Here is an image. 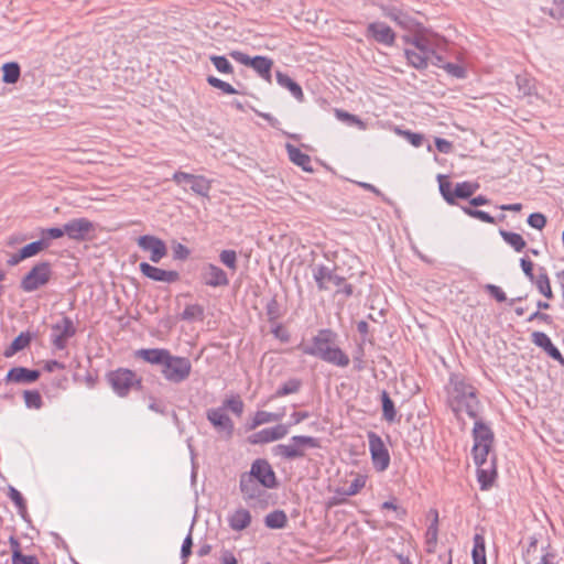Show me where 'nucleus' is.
<instances>
[{"label": "nucleus", "instance_id": "nucleus-1", "mask_svg": "<svg viewBox=\"0 0 564 564\" xmlns=\"http://www.w3.org/2000/svg\"><path fill=\"white\" fill-rule=\"evenodd\" d=\"M447 403L457 417L462 412L471 419L479 417L481 403L478 390L469 379L460 373H452L449 377Z\"/></svg>", "mask_w": 564, "mask_h": 564}, {"label": "nucleus", "instance_id": "nucleus-2", "mask_svg": "<svg viewBox=\"0 0 564 564\" xmlns=\"http://www.w3.org/2000/svg\"><path fill=\"white\" fill-rule=\"evenodd\" d=\"M337 334L330 328H322L312 338L310 345H300L299 349L307 356L319 358L321 360L345 368L349 365L348 355L336 345Z\"/></svg>", "mask_w": 564, "mask_h": 564}, {"label": "nucleus", "instance_id": "nucleus-3", "mask_svg": "<svg viewBox=\"0 0 564 564\" xmlns=\"http://www.w3.org/2000/svg\"><path fill=\"white\" fill-rule=\"evenodd\" d=\"M475 424L473 429L474 445L471 455L475 465H486L489 453L492 449L495 435L491 427L481 420L474 419Z\"/></svg>", "mask_w": 564, "mask_h": 564}, {"label": "nucleus", "instance_id": "nucleus-4", "mask_svg": "<svg viewBox=\"0 0 564 564\" xmlns=\"http://www.w3.org/2000/svg\"><path fill=\"white\" fill-rule=\"evenodd\" d=\"M321 441L317 437L308 435H294L289 444H278L272 448L274 456L285 460H294L305 456L306 448H319Z\"/></svg>", "mask_w": 564, "mask_h": 564}, {"label": "nucleus", "instance_id": "nucleus-5", "mask_svg": "<svg viewBox=\"0 0 564 564\" xmlns=\"http://www.w3.org/2000/svg\"><path fill=\"white\" fill-rule=\"evenodd\" d=\"M107 382L119 398H126L132 389H141L142 380L128 368H118L106 375Z\"/></svg>", "mask_w": 564, "mask_h": 564}, {"label": "nucleus", "instance_id": "nucleus-6", "mask_svg": "<svg viewBox=\"0 0 564 564\" xmlns=\"http://www.w3.org/2000/svg\"><path fill=\"white\" fill-rule=\"evenodd\" d=\"M229 56L234 61L245 66L251 67L257 73V75L267 83L272 82V58L262 55H256L251 57L241 51H230Z\"/></svg>", "mask_w": 564, "mask_h": 564}, {"label": "nucleus", "instance_id": "nucleus-7", "mask_svg": "<svg viewBox=\"0 0 564 564\" xmlns=\"http://www.w3.org/2000/svg\"><path fill=\"white\" fill-rule=\"evenodd\" d=\"M52 264L48 261L37 262L33 268L21 279L20 288L26 293H32L40 288L46 285L52 278Z\"/></svg>", "mask_w": 564, "mask_h": 564}, {"label": "nucleus", "instance_id": "nucleus-8", "mask_svg": "<svg viewBox=\"0 0 564 564\" xmlns=\"http://www.w3.org/2000/svg\"><path fill=\"white\" fill-rule=\"evenodd\" d=\"M192 371V362L186 357L169 355L162 366V376L172 383H181L185 381Z\"/></svg>", "mask_w": 564, "mask_h": 564}, {"label": "nucleus", "instance_id": "nucleus-9", "mask_svg": "<svg viewBox=\"0 0 564 564\" xmlns=\"http://www.w3.org/2000/svg\"><path fill=\"white\" fill-rule=\"evenodd\" d=\"M367 438L373 468L379 473L386 471L391 462L389 449L376 432L369 431Z\"/></svg>", "mask_w": 564, "mask_h": 564}, {"label": "nucleus", "instance_id": "nucleus-10", "mask_svg": "<svg viewBox=\"0 0 564 564\" xmlns=\"http://www.w3.org/2000/svg\"><path fill=\"white\" fill-rule=\"evenodd\" d=\"M76 326L70 317L63 316L58 322L51 326V344L56 350H64L68 340L76 335Z\"/></svg>", "mask_w": 564, "mask_h": 564}, {"label": "nucleus", "instance_id": "nucleus-11", "mask_svg": "<svg viewBox=\"0 0 564 564\" xmlns=\"http://www.w3.org/2000/svg\"><path fill=\"white\" fill-rule=\"evenodd\" d=\"M365 37L373 43L391 47L395 44L397 33L383 21L369 22L365 29Z\"/></svg>", "mask_w": 564, "mask_h": 564}, {"label": "nucleus", "instance_id": "nucleus-12", "mask_svg": "<svg viewBox=\"0 0 564 564\" xmlns=\"http://www.w3.org/2000/svg\"><path fill=\"white\" fill-rule=\"evenodd\" d=\"M97 225L88 218H73L64 224L65 235L70 239L83 242L93 238Z\"/></svg>", "mask_w": 564, "mask_h": 564}, {"label": "nucleus", "instance_id": "nucleus-13", "mask_svg": "<svg viewBox=\"0 0 564 564\" xmlns=\"http://www.w3.org/2000/svg\"><path fill=\"white\" fill-rule=\"evenodd\" d=\"M254 478L264 489H274L279 486L276 475L269 464V462L264 458L256 459L250 467V470L247 471Z\"/></svg>", "mask_w": 564, "mask_h": 564}, {"label": "nucleus", "instance_id": "nucleus-14", "mask_svg": "<svg viewBox=\"0 0 564 564\" xmlns=\"http://www.w3.org/2000/svg\"><path fill=\"white\" fill-rule=\"evenodd\" d=\"M313 279L316 283L317 290L321 292L329 291L330 284L340 286L345 282V278L336 273V270L326 264H315L312 269Z\"/></svg>", "mask_w": 564, "mask_h": 564}, {"label": "nucleus", "instance_id": "nucleus-15", "mask_svg": "<svg viewBox=\"0 0 564 564\" xmlns=\"http://www.w3.org/2000/svg\"><path fill=\"white\" fill-rule=\"evenodd\" d=\"M208 422L215 427L218 433L225 435L226 438H231L235 431V424L229 415L224 411V408H212L206 411Z\"/></svg>", "mask_w": 564, "mask_h": 564}, {"label": "nucleus", "instance_id": "nucleus-16", "mask_svg": "<svg viewBox=\"0 0 564 564\" xmlns=\"http://www.w3.org/2000/svg\"><path fill=\"white\" fill-rule=\"evenodd\" d=\"M137 242L143 251L150 252V260L153 263H159L167 254L165 242L156 236L143 235Z\"/></svg>", "mask_w": 564, "mask_h": 564}, {"label": "nucleus", "instance_id": "nucleus-17", "mask_svg": "<svg viewBox=\"0 0 564 564\" xmlns=\"http://www.w3.org/2000/svg\"><path fill=\"white\" fill-rule=\"evenodd\" d=\"M382 14L393 21L401 29L406 31H414L421 24L410 14L395 6H381Z\"/></svg>", "mask_w": 564, "mask_h": 564}, {"label": "nucleus", "instance_id": "nucleus-18", "mask_svg": "<svg viewBox=\"0 0 564 564\" xmlns=\"http://www.w3.org/2000/svg\"><path fill=\"white\" fill-rule=\"evenodd\" d=\"M202 282L210 288H225L229 285L227 273L214 263H206L200 271Z\"/></svg>", "mask_w": 564, "mask_h": 564}, {"label": "nucleus", "instance_id": "nucleus-19", "mask_svg": "<svg viewBox=\"0 0 564 564\" xmlns=\"http://www.w3.org/2000/svg\"><path fill=\"white\" fill-rule=\"evenodd\" d=\"M139 270L145 278L155 282L175 283L180 280V273L177 271L164 270L148 262H141Z\"/></svg>", "mask_w": 564, "mask_h": 564}, {"label": "nucleus", "instance_id": "nucleus-20", "mask_svg": "<svg viewBox=\"0 0 564 564\" xmlns=\"http://www.w3.org/2000/svg\"><path fill=\"white\" fill-rule=\"evenodd\" d=\"M239 489L246 501H259L264 496V488L247 471L240 475Z\"/></svg>", "mask_w": 564, "mask_h": 564}, {"label": "nucleus", "instance_id": "nucleus-21", "mask_svg": "<svg viewBox=\"0 0 564 564\" xmlns=\"http://www.w3.org/2000/svg\"><path fill=\"white\" fill-rule=\"evenodd\" d=\"M41 371L25 367H12L6 375V383L30 384L39 380Z\"/></svg>", "mask_w": 564, "mask_h": 564}, {"label": "nucleus", "instance_id": "nucleus-22", "mask_svg": "<svg viewBox=\"0 0 564 564\" xmlns=\"http://www.w3.org/2000/svg\"><path fill=\"white\" fill-rule=\"evenodd\" d=\"M477 466V481L479 484L480 490H489L496 478H497V468H496V458L492 456L491 460L486 465H476Z\"/></svg>", "mask_w": 564, "mask_h": 564}, {"label": "nucleus", "instance_id": "nucleus-23", "mask_svg": "<svg viewBox=\"0 0 564 564\" xmlns=\"http://www.w3.org/2000/svg\"><path fill=\"white\" fill-rule=\"evenodd\" d=\"M170 354L165 348H142L135 351V357L151 365L163 366Z\"/></svg>", "mask_w": 564, "mask_h": 564}, {"label": "nucleus", "instance_id": "nucleus-24", "mask_svg": "<svg viewBox=\"0 0 564 564\" xmlns=\"http://www.w3.org/2000/svg\"><path fill=\"white\" fill-rule=\"evenodd\" d=\"M251 513L245 508H238L227 517L228 525L231 530L240 532L251 523Z\"/></svg>", "mask_w": 564, "mask_h": 564}, {"label": "nucleus", "instance_id": "nucleus-25", "mask_svg": "<svg viewBox=\"0 0 564 564\" xmlns=\"http://www.w3.org/2000/svg\"><path fill=\"white\" fill-rule=\"evenodd\" d=\"M289 160L305 172H313L311 156L291 143L285 144Z\"/></svg>", "mask_w": 564, "mask_h": 564}, {"label": "nucleus", "instance_id": "nucleus-26", "mask_svg": "<svg viewBox=\"0 0 564 564\" xmlns=\"http://www.w3.org/2000/svg\"><path fill=\"white\" fill-rule=\"evenodd\" d=\"M275 78L279 86L288 89L297 101H303L304 94L302 87L294 79L281 70H276Z\"/></svg>", "mask_w": 564, "mask_h": 564}, {"label": "nucleus", "instance_id": "nucleus-27", "mask_svg": "<svg viewBox=\"0 0 564 564\" xmlns=\"http://www.w3.org/2000/svg\"><path fill=\"white\" fill-rule=\"evenodd\" d=\"M32 340V335L30 332H21L8 346L3 352L4 357L10 358L14 356L17 352L26 348Z\"/></svg>", "mask_w": 564, "mask_h": 564}, {"label": "nucleus", "instance_id": "nucleus-28", "mask_svg": "<svg viewBox=\"0 0 564 564\" xmlns=\"http://www.w3.org/2000/svg\"><path fill=\"white\" fill-rule=\"evenodd\" d=\"M474 546L471 550V558L474 564H487L486 542L482 534L476 533L473 538Z\"/></svg>", "mask_w": 564, "mask_h": 564}, {"label": "nucleus", "instance_id": "nucleus-29", "mask_svg": "<svg viewBox=\"0 0 564 564\" xmlns=\"http://www.w3.org/2000/svg\"><path fill=\"white\" fill-rule=\"evenodd\" d=\"M479 188V184L475 182H459L454 187L453 199L456 202V198L460 199H470V197L477 192Z\"/></svg>", "mask_w": 564, "mask_h": 564}, {"label": "nucleus", "instance_id": "nucleus-30", "mask_svg": "<svg viewBox=\"0 0 564 564\" xmlns=\"http://www.w3.org/2000/svg\"><path fill=\"white\" fill-rule=\"evenodd\" d=\"M405 58L413 68L417 70L426 69L429 66L430 56L417 53L416 51L405 48L404 50Z\"/></svg>", "mask_w": 564, "mask_h": 564}, {"label": "nucleus", "instance_id": "nucleus-31", "mask_svg": "<svg viewBox=\"0 0 564 564\" xmlns=\"http://www.w3.org/2000/svg\"><path fill=\"white\" fill-rule=\"evenodd\" d=\"M264 524L269 529H283L288 524V516L283 510H273L264 517Z\"/></svg>", "mask_w": 564, "mask_h": 564}, {"label": "nucleus", "instance_id": "nucleus-32", "mask_svg": "<svg viewBox=\"0 0 564 564\" xmlns=\"http://www.w3.org/2000/svg\"><path fill=\"white\" fill-rule=\"evenodd\" d=\"M403 41L406 44H412L413 46H415V48L417 50V53H422L427 56H430V54H434V47L430 44V41L424 36H420V35L408 36V35H405V36H403Z\"/></svg>", "mask_w": 564, "mask_h": 564}, {"label": "nucleus", "instance_id": "nucleus-33", "mask_svg": "<svg viewBox=\"0 0 564 564\" xmlns=\"http://www.w3.org/2000/svg\"><path fill=\"white\" fill-rule=\"evenodd\" d=\"M282 414L280 413H273V412H267L259 410L256 412L252 422L249 424V430H254L259 425L270 423V422H278L282 419Z\"/></svg>", "mask_w": 564, "mask_h": 564}, {"label": "nucleus", "instance_id": "nucleus-34", "mask_svg": "<svg viewBox=\"0 0 564 564\" xmlns=\"http://www.w3.org/2000/svg\"><path fill=\"white\" fill-rule=\"evenodd\" d=\"M381 406H382V416L387 422H394L397 416V410L394 406V402L390 398L389 393L386 390L381 391L380 394Z\"/></svg>", "mask_w": 564, "mask_h": 564}, {"label": "nucleus", "instance_id": "nucleus-35", "mask_svg": "<svg viewBox=\"0 0 564 564\" xmlns=\"http://www.w3.org/2000/svg\"><path fill=\"white\" fill-rule=\"evenodd\" d=\"M21 76V68L17 62L4 63L2 66V82L15 84Z\"/></svg>", "mask_w": 564, "mask_h": 564}, {"label": "nucleus", "instance_id": "nucleus-36", "mask_svg": "<svg viewBox=\"0 0 564 564\" xmlns=\"http://www.w3.org/2000/svg\"><path fill=\"white\" fill-rule=\"evenodd\" d=\"M500 236L510 247L517 252H521L525 248V240L520 234L507 231L505 229L499 230Z\"/></svg>", "mask_w": 564, "mask_h": 564}, {"label": "nucleus", "instance_id": "nucleus-37", "mask_svg": "<svg viewBox=\"0 0 564 564\" xmlns=\"http://www.w3.org/2000/svg\"><path fill=\"white\" fill-rule=\"evenodd\" d=\"M533 283L535 284L539 292L546 299H553L550 279L544 268L540 269V273L536 278L534 276Z\"/></svg>", "mask_w": 564, "mask_h": 564}, {"label": "nucleus", "instance_id": "nucleus-38", "mask_svg": "<svg viewBox=\"0 0 564 564\" xmlns=\"http://www.w3.org/2000/svg\"><path fill=\"white\" fill-rule=\"evenodd\" d=\"M366 485V477L358 475L348 486L338 488L336 492L344 497H351L357 495Z\"/></svg>", "mask_w": 564, "mask_h": 564}, {"label": "nucleus", "instance_id": "nucleus-39", "mask_svg": "<svg viewBox=\"0 0 564 564\" xmlns=\"http://www.w3.org/2000/svg\"><path fill=\"white\" fill-rule=\"evenodd\" d=\"M204 317V307L200 304H187L181 314V318L186 322L203 321Z\"/></svg>", "mask_w": 564, "mask_h": 564}, {"label": "nucleus", "instance_id": "nucleus-40", "mask_svg": "<svg viewBox=\"0 0 564 564\" xmlns=\"http://www.w3.org/2000/svg\"><path fill=\"white\" fill-rule=\"evenodd\" d=\"M301 387H302V381L300 379L291 378L276 389L273 397L281 398V397L296 393L300 391Z\"/></svg>", "mask_w": 564, "mask_h": 564}, {"label": "nucleus", "instance_id": "nucleus-41", "mask_svg": "<svg viewBox=\"0 0 564 564\" xmlns=\"http://www.w3.org/2000/svg\"><path fill=\"white\" fill-rule=\"evenodd\" d=\"M437 181L442 197L448 205H455V200L453 199L454 189L452 188V183L448 181L447 176L440 174L437 176Z\"/></svg>", "mask_w": 564, "mask_h": 564}, {"label": "nucleus", "instance_id": "nucleus-42", "mask_svg": "<svg viewBox=\"0 0 564 564\" xmlns=\"http://www.w3.org/2000/svg\"><path fill=\"white\" fill-rule=\"evenodd\" d=\"M191 189L197 195L207 197L210 191V182L203 175H195L191 183Z\"/></svg>", "mask_w": 564, "mask_h": 564}, {"label": "nucleus", "instance_id": "nucleus-43", "mask_svg": "<svg viewBox=\"0 0 564 564\" xmlns=\"http://www.w3.org/2000/svg\"><path fill=\"white\" fill-rule=\"evenodd\" d=\"M516 84L518 87L519 97L531 96L535 88L533 80L527 75H518L516 77Z\"/></svg>", "mask_w": 564, "mask_h": 564}, {"label": "nucleus", "instance_id": "nucleus-44", "mask_svg": "<svg viewBox=\"0 0 564 564\" xmlns=\"http://www.w3.org/2000/svg\"><path fill=\"white\" fill-rule=\"evenodd\" d=\"M48 247V240L45 238H40L39 240L32 241L22 247V253L25 254L26 258H31L40 253L42 250L47 249Z\"/></svg>", "mask_w": 564, "mask_h": 564}, {"label": "nucleus", "instance_id": "nucleus-45", "mask_svg": "<svg viewBox=\"0 0 564 564\" xmlns=\"http://www.w3.org/2000/svg\"><path fill=\"white\" fill-rule=\"evenodd\" d=\"M209 59L219 73L226 75H231L234 73V66L226 56L210 55Z\"/></svg>", "mask_w": 564, "mask_h": 564}, {"label": "nucleus", "instance_id": "nucleus-46", "mask_svg": "<svg viewBox=\"0 0 564 564\" xmlns=\"http://www.w3.org/2000/svg\"><path fill=\"white\" fill-rule=\"evenodd\" d=\"M206 82L209 86L220 89L226 95H236L238 90L231 86L229 83L221 80L220 78L209 75L206 78Z\"/></svg>", "mask_w": 564, "mask_h": 564}, {"label": "nucleus", "instance_id": "nucleus-47", "mask_svg": "<svg viewBox=\"0 0 564 564\" xmlns=\"http://www.w3.org/2000/svg\"><path fill=\"white\" fill-rule=\"evenodd\" d=\"M8 496L13 501V503L17 506L18 512L21 514V517L25 518L26 502H25L22 494L18 489H15L13 486H9Z\"/></svg>", "mask_w": 564, "mask_h": 564}, {"label": "nucleus", "instance_id": "nucleus-48", "mask_svg": "<svg viewBox=\"0 0 564 564\" xmlns=\"http://www.w3.org/2000/svg\"><path fill=\"white\" fill-rule=\"evenodd\" d=\"M462 210L469 217L471 218H475V219H478L482 223H487V224H495L496 220L495 218L489 215L487 212H484V210H480V209H476V208H473L470 206H462Z\"/></svg>", "mask_w": 564, "mask_h": 564}, {"label": "nucleus", "instance_id": "nucleus-49", "mask_svg": "<svg viewBox=\"0 0 564 564\" xmlns=\"http://www.w3.org/2000/svg\"><path fill=\"white\" fill-rule=\"evenodd\" d=\"M243 406L242 400L238 395H235L226 399L220 408H224L225 412L226 410H230L234 414L240 416L243 412Z\"/></svg>", "mask_w": 564, "mask_h": 564}, {"label": "nucleus", "instance_id": "nucleus-50", "mask_svg": "<svg viewBox=\"0 0 564 564\" xmlns=\"http://www.w3.org/2000/svg\"><path fill=\"white\" fill-rule=\"evenodd\" d=\"M249 443L251 444H267L270 442H274L273 434L271 431V427L260 430L248 438Z\"/></svg>", "mask_w": 564, "mask_h": 564}, {"label": "nucleus", "instance_id": "nucleus-51", "mask_svg": "<svg viewBox=\"0 0 564 564\" xmlns=\"http://www.w3.org/2000/svg\"><path fill=\"white\" fill-rule=\"evenodd\" d=\"M23 397L29 409H40L43 404L42 397L37 390H25Z\"/></svg>", "mask_w": 564, "mask_h": 564}, {"label": "nucleus", "instance_id": "nucleus-52", "mask_svg": "<svg viewBox=\"0 0 564 564\" xmlns=\"http://www.w3.org/2000/svg\"><path fill=\"white\" fill-rule=\"evenodd\" d=\"M219 260L228 269H230L232 271L237 270V253L235 250H231V249L223 250L219 254Z\"/></svg>", "mask_w": 564, "mask_h": 564}, {"label": "nucleus", "instance_id": "nucleus-53", "mask_svg": "<svg viewBox=\"0 0 564 564\" xmlns=\"http://www.w3.org/2000/svg\"><path fill=\"white\" fill-rule=\"evenodd\" d=\"M432 512L434 514V519L426 531L427 544H436L438 534V512L437 510H432Z\"/></svg>", "mask_w": 564, "mask_h": 564}, {"label": "nucleus", "instance_id": "nucleus-54", "mask_svg": "<svg viewBox=\"0 0 564 564\" xmlns=\"http://www.w3.org/2000/svg\"><path fill=\"white\" fill-rule=\"evenodd\" d=\"M444 70L457 79H464L467 77V70L464 66L456 63H445Z\"/></svg>", "mask_w": 564, "mask_h": 564}, {"label": "nucleus", "instance_id": "nucleus-55", "mask_svg": "<svg viewBox=\"0 0 564 564\" xmlns=\"http://www.w3.org/2000/svg\"><path fill=\"white\" fill-rule=\"evenodd\" d=\"M397 132L403 135L413 147L420 148L424 143V135L422 133L412 132L410 130L397 129Z\"/></svg>", "mask_w": 564, "mask_h": 564}, {"label": "nucleus", "instance_id": "nucleus-56", "mask_svg": "<svg viewBox=\"0 0 564 564\" xmlns=\"http://www.w3.org/2000/svg\"><path fill=\"white\" fill-rule=\"evenodd\" d=\"M553 7L549 10L542 9L544 13H547L551 18L555 20L564 19V0H553Z\"/></svg>", "mask_w": 564, "mask_h": 564}, {"label": "nucleus", "instance_id": "nucleus-57", "mask_svg": "<svg viewBox=\"0 0 564 564\" xmlns=\"http://www.w3.org/2000/svg\"><path fill=\"white\" fill-rule=\"evenodd\" d=\"M65 236L64 226L63 227H51L41 229V238L47 239L51 243L53 239H59Z\"/></svg>", "mask_w": 564, "mask_h": 564}, {"label": "nucleus", "instance_id": "nucleus-58", "mask_svg": "<svg viewBox=\"0 0 564 564\" xmlns=\"http://www.w3.org/2000/svg\"><path fill=\"white\" fill-rule=\"evenodd\" d=\"M527 223L530 227L542 230L546 225V217L542 213H532L529 215Z\"/></svg>", "mask_w": 564, "mask_h": 564}, {"label": "nucleus", "instance_id": "nucleus-59", "mask_svg": "<svg viewBox=\"0 0 564 564\" xmlns=\"http://www.w3.org/2000/svg\"><path fill=\"white\" fill-rule=\"evenodd\" d=\"M269 322L276 321L280 317V305L275 297L271 299L265 306Z\"/></svg>", "mask_w": 564, "mask_h": 564}, {"label": "nucleus", "instance_id": "nucleus-60", "mask_svg": "<svg viewBox=\"0 0 564 564\" xmlns=\"http://www.w3.org/2000/svg\"><path fill=\"white\" fill-rule=\"evenodd\" d=\"M362 345L364 344L360 343L354 352L352 360H354V369L356 371H362L365 369V361H364L365 350H364Z\"/></svg>", "mask_w": 564, "mask_h": 564}, {"label": "nucleus", "instance_id": "nucleus-61", "mask_svg": "<svg viewBox=\"0 0 564 564\" xmlns=\"http://www.w3.org/2000/svg\"><path fill=\"white\" fill-rule=\"evenodd\" d=\"M531 341L542 348L544 350V348L546 347V345H549L550 343H552L551 338L543 332H533L531 334Z\"/></svg>", "mask_w": 564, "mask_h": 564}, {"label": "nucleus", "instance_id": "nucleus-62", "mask_svg": "<svg viewBox=\"0 0 564 564\" xmlns=\"http://www.w3.org/2000/svg\"><path fill=\"white\" fill-rule=\"evenodd\" d=\"M485 290L499 303L506 302L508 300L503 290L498 285L486 284Z\"/></svg>", "mask_w": 564, "mask_h": 564}, {"label": "nucleus", "instance_id": "nucleus-63", "mask_svg": "<svg viewBox=\"0 0 564 564\" xmlns=\"http://www.w3.org/2000/svg\"><path fill=\"white\" fill-rule=\"evenodd\" d=\"M12 564H40L35 555H25L23 553H15L12 555Z\"/></svg>", "mask_w": 564, "mask_h": 564}, {"label": "nucleus", "instance_id": "nucleus-64", "mask_svg": "<svg viewBox=\"0 0 564 564\" xmlns=\"http://www.w3.org/2000/svg\"><path fill=\"white\" fill-rule=\"evenodd\" d=\"M191 254L189 249L183 243H175L173 246V259L174 260H186Z\"/></svg>", "mask_w": 564, "mask_h": 564}]
</instances>
